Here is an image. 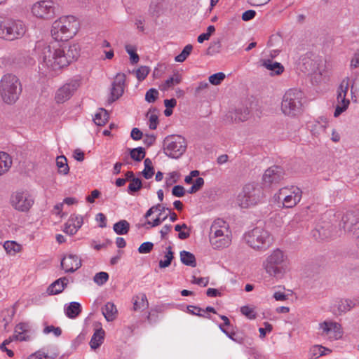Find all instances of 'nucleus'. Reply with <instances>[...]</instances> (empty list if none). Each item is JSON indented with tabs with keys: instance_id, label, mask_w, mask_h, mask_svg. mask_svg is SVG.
<instances>
[{
	"instance_id": "obj_52",
	"label": "nucleus",
	"mask_w": 359,
	"mask_h": 359,
	"mask_svg": "<svg viewBox=\"0 0 359 359\" xmlns=\"http://www.w3.org/2000/svg\"><path fill=\"white\" fill-rule=\"evenodd\" d=\"M154 244L151 242H144L138 248V252L141 254L149 253L153 249Z\"/></svg>"
},
{
	"instance_id": "obj_12",
	"label": "nucleus",
	"mask_w": 359,
	"mask_h": 359,
	"mask_svg": "<svg viewBox=\"0 0 359 359\" xmlns=\"http://www.w3.org/2000/svg\"><path fill=\"white\" fill-rule=\"evenodd\" d=\"M81 79L79 76L74 77L60 87L55 93V99L57 103H63L69 100L80 87Z\"/></svg>"
},
{
	"instance_id": "obj_39",
	"label": "nucleus",
	"mask_w": 359,
	"mask_h": 359,
	"mask_svg": "<svg viewBox=\"0 0 359 359\" xmlns=\"http://www.w3.org/2000/svg\"><path fill=\"white\" fill-rule=\"evenodd\" d=\"M142 187V183L140 178L135 177L130 181L128 187L127 191L129 194L133 195L135 192L138 191Z\"/></svg>"
},
{
	"instance_id": "obj_53",
	"label": "nucleus",
	"mask_w": 359,
	"mask_h": 359,
	"mask_svg": "<svg viewBox=\"0 0 359 359\" xmlns=\"http://www.w3.org/2000/svg\"><path fill=\"white\" fill-rule=\"evenodd\" d=\"M13 339L10 337L4 341V342L0 345V350L3 352H6L7 355L9 357H13L14 355V353L12 350L6 348V345L9 344Z\"/></svg>"
},
{
	"instance_id": "obj_45",
	"label": "nucleus",
	"mask_w": 359,
	"mask_h": 359,
	"mask_svg": "<svg viewBox=\"0 0 359 359\" xmlns=\"http://www.w3.org/2000/svg\"><path fill=\"white\" fill-rule=\"evenodd\" d=\"M158 91L155 88H150L145 94V100L149 103L154 102L158 96Z\"/></svg>"
},
{
	"instance_id": "obj_64",
	"label": "nucleus",
	"mask_w": 359,
	"mask_h": 359,
	"mask_svg": "<svg viewBox=\"0 0 359 359\" xmlns=\"http://www.w3.org/2000/svg\"><path fill=\"white\" fill-rule=\"evenodd\" d=\"M100 195V192L97 189H95L91 191L90 196L86 197V201L90 203H93L95 202V199L98 198Z\"/></svg>"
},
{
	"instance_id": "obj_48",
	"label": "nucleus",
	"mask_w": 359,
	"mask_h": 359,
	"mask_svg": "<svg viewBox=\"0 0 359 359\" xmlns=\"http://www.w3.org/2000/svg\"><path fill=\"white\" fill-rule=\"evenodd\" d=\"M149 68L147 66H141L136 71V77L139 81H143L149 74Z\"/></svg>"
},
{
	"instance_id": "obj_51",
	"label": "nucleus",
	"mask_w": 359,
	"mask_h": 359,
	"mask_svg": "<svg viewBox=\"0 0 359 359\" xmlns=\"http://www.w3.org/2000/svg\"><path fill=\"white\" fill-rule=\"evenodd\" d=\"M53 332L55 337H60L62 334V330L59 327H55L53 325H48L44 327L43 333L47 334Z\"/></svg>"
},
{
	"instance_id": "obj_54",
	"label": "nucleus",
	"mask_w": 359,
	"mask_h": 359,
	"mask_svg": "<svg viewBox=\"0 0 359 359\" xmlns=\"http://www.w3.org/2000/svg\"><path fill=\"white\" fill-rule=\"evenodd\" d=\"M29 359H53V357L50 356L44 351H38L36 353L32 354L29 357Z\"/></svg>"
},
{
	"instance_id": "obj_23",
	"label": "nucleus",
	"mask_w": 359,
	"mask_h": 359,
	"mask_svg": "<svg viewBox=\"0 0 359 359\" xmlns=\"http://www.w3.org/2000/svg\"><path fill=\"white\" fill-rule=\"evenodd\" d=\"M29 330V325L26 323H20L15 326V334L12 337L13 339L20 341H27L29 337L26 333Z\"/></svg>"
},
{
	"instance_id": "obj_25",
	"label": "nucleus",
	"mask_w": 359,
	"mask_h": 359,
	"mask_svg": "<svg viewBox=\"0 0 359 359\" xmlns=\"http://www.w3.org/2000/svg\"><path fill=\"white\" fill-rule=\"evenodd\" d=\"M65 315L71 319L76 318L81 313V306L79 302H72L65 306Z\"/></svg>"
},
{
	"instance_id": "obj_11",
	"label": "nucleus",
	"mask_w": 359,
	"mask_h": 359,
	"mask_svg": "<svg viewBox=\"0 0 359 359\" xmlns=\"http://www.w3.org/2000/svg\"><path fill=\"white\" fill-rule=\"evenodd\" d=\"M302 198V191L297 187L290 188L284 187L279 190L278 198L283 201V205L285 208L294 207Z\"/></svg>"
},
{
	"instance_id": "obj_40",
	"label": "nucleus",
	"mask_w": 359,
	"mask_h": 359,
	"mask_svg": "<svg viewBox=\"0 0 359 359\" xmlns=\"http://www.w3.org/2000/svg\"><path fill=\"white\" fill-rule=\"evenodd\" d=\"M130 157L133 160L136 161H141L145 156V151L144 148L140 147L131 149L130 151Z\"/></svg>"
},
{
	"instance_id": "obj_28",
	"label": "nucleus",
	"mask_w": 359,
	"mask_h": 359,
	"mask_svg": "<svg viewBox=\"0 0 359 359\" xmlns=\"http://www.w3.org/2000/svg\"><path fill=\"white\" fill-rule=\"evenodd\" d=\"M330 352V349L321 345H313L309 349V355L311 359H316Z\"/></svg>"
},
{
	"instance_id": "obj_59",
	"label": "nucleus",
	"mask_w": 359,
	"mask_h": 359,
	"mask_svg": "<svg viewBox=\"0 0 359 359\" xmlns=\"http://www.w3.org/2000/svg\"><path fill=\"white\" fill-rule=\"evenodd\" d=\"M224 334H226L227 337H229L232 341L236 343H243V340L241 339V336L236 335L234 332H229L227 330H224Z\"/></svg>"
},
{
	"instance_id": "obj_33",
	"label": "nucleus",
	"mask_w": 359,
	"mask_h": 359,
	"mask_svg": "<svg viewBox=\"0 0 359 359\" xmlns=\"http://www.w3.org/2000/svg\"><path fill=\"white\" fill-rule=\"evenodd\" d=\"M113 229L118 235H125L130 230V224L126 220H120L114 224Z\"/></svg>"
},
{
	"instance_id": "obj_44",
	"label": "nucleus",
	"mask_w": 359,
	"mask_h": 359,
	"mask_svg": "<svg viewBox=\"0 0 359 359\" xmlns=\"http://www.w3.org/2000/svg\"><path fill=\"white\" fill-rule=\"evenodd\" d=\"M187 312L191 315H195L197 316L204 317V318H210L209 316H205L204 313H202L201 311L204 312V311L201 308H200L197 306L189 305V306H187Z\"/></svg>"
},
{
	"instance_id": "obj_50",
	"label": "nucleus",
	"mask_w": 359,
	"mask_h": 359,
	"mask_svg": "<svg viewBox=\"0 0 359 359\" xmlns=\"http://www.w3.org/2000/svg\"><path fill=\"white\" fill-rule=\"evenodd\" d=\"M69 221L71 222L72 226L76 229V231H78L83 224V217L81 216L72 215Z\"/></svg>"
},
{
	"instance_id": "obj_56",
	"label": "nucleus",
	"mask_w": 359,
	"mask_h": 359,
	"mask_svg": "<svg viewBox=\"0 0 359 359\" xmlns=\"http://www.w3.org/2000/svg\"><path fill=\"white\" fill-rule=\"evenodd\" d=\"M351 94L355 102H359V82H353L351 85Z\"/></svg>"
},
{
	"instance_id": "obj_2",
	"label": "nucleus",
	"mask_w": 359,
	"mask_h": 359,
	"mask_svg": "<svg viewBox=\"0 0 359 359\" xmlns=\"http://www.w3.org/2000/svg\"><path fill=\"white\" fill-rule=\"evenodd\" d=\"M305 103L304 93L297 88H291L284 94L280 109L285 116L294 118L303 113Z\"/></svg>"
},
{
	"instance_id": "obj_1",
	"label": "nucleus",
	"mask_w": 359,
	"mask_h": 359,
	"mask_svg": "<svg viewBox=\"0 0 359 359\" xmlns=\"http://www.w3.org/2000/svg\"><path fill=\"white\" fill-rule=\"evenodd\" d=\"M39 54V69L41 73L53 75L68 66L79 56V46L72 44L63 48H57L46 42L39 41L36 46Z\"/></svg>"
},
{
	"instance_id": "obj_10",
	"label": "nucleus",
	"mask_w": 359,
	"mask_h": 359,
	"mask_svg": "<svg viewBox=\"0 0 359 359\" xmlns=\"http://www.w3.org/2000/svg\"><path fill=\"white\" fill-rule=\"evenodd\" d=\"M187 142L180 135H170L163 141V151L166 156L172 158H178L185 152Z\"/></svg>"
},
{
	"instance_id": "obj_55",
	"label": "nucleus",
	"mask_w": 359,
	"mask_h": 359,
	"mask_svg": "<svg viewBox=\"0 0 359 359\" xmlns=\"http://www.w3.org/2000/svg\"><path fill=\"white\" fill-rule=\"evenodd\" d=\"M264 327H260L259 329V337L260 338L263 339L266 337V332H271L273 330V326L271 324H270L268 322H264Z\"/></svg>"
},
{
	"instance_id": "obj_49",
	"label": "nucleus",
	"mask_w": 359,
	"mask_h": 359,
	"mask_svg": "<svg viewBox=\"0 0 359 359\" xmlns=\"http://www.w3.org/2000/svg\"><path fill=\"white\" fill-rule=\"evenodd\" d=\"M241 312L249 319H255L256 318V313L254 309L248 306H242L241 308Z\"/></svg>"
},
{
	"instance_id": "obj_31",
	"label": "nucleus",
	"mask_w": 359,
	"mask_h": 359,
	"mask_svg": "<svg viewBox=\"0 0 359 359\" xmlns=\"http://www.w3.org/2000/svg\"><path fill=\"white\" fill-rule=\"evenodd\" d=\"M149 302L145 294H140L133 298V309L139 311L148 307Z\"/></svg>"
},
{
	"instance_id": "obj_13",
	"label": "nucleus",
	"mask_w": 359,
	"mask_h": 359,
	"mask_svg": "<svg viewBox=\"0 0 359 359\" xmlns=\"http://www.w3.org/2000/svg\"><path fill=\"white\" fill-rule=\"evenodd\" d=\"M349 88V78H344L341 82L337 89V104L334 112V116L338 117L341 114L345 111L350 104L348 99H346V94Z\"/></svg>"
},
{
	"instance_id": "obj_61",
	"label": "nucleus",
	"mask_w": 359,
	"mask_h": 359,
	"mask_svg": "<svg viewBox=\"0 0 359 359\" xmlns=\"http://www.w3.org/2000/svg\"><path fill=\"white\" fill-rule=\"evenodd\" d=\"M256 15V12L254 10H248L242 15V20L243 21H249L253 19Z\"/></svg>"
},
{
	"instance_id": "obj_3",
	"label": "nucleus",
	"mask_w": 359,
	"mask_h": 359,
	"mask_svg": "<svg viewBox=\"0 0 359 359\" xmlns=\"http://www.w3.org/2000/svg\"><path fill=\"white\" fill-rule=\"evenodd\" d=\"M78 29L79 22L75 17L63 16L53 22L51 34L57 41H66L76 34Z\"/></svg>"
},
{
	"instance_id": "obj_22",
	"label": "nucleus",
	"mask_w": 359,
	"mask_h": 359,
	"mask_svg": "<svg viewBox=\"0 0 359 359\" xmlns=\"http://www.w3.org/2000/svg\"><path fill=\"white\" fill-rule=\"evenodd\" d=\"M68 283L69 280L66 277L60 278L55 280L47 289L48 294L55 295L60 294L64 290Z\"/></svg>"
},
{
	"instance_id": "obj_58",
	"label": "nucleus",
	"mask_w": 359,
	"mask_h": 359,
	"mask_svg": "<svg viewBox=\"0 0 359 359\" xmlns=\"http://www.w3.org/2000/svg\"><path fill=\"white\" fill-rule=\"evenodd\" d=\"M179 178V174L177 172H172L169 174V177L166 178L165 184L167 186H171L176 183Z\"/></svg>"
},
{
	"instance_id": "obj_18",
	"label": "nucleus",
	"mask_w": 359,
	"mask_h": 359,
	"mask_svg": "<svg viewBox=\"0 0 359 359\" xmlns=\"http://www.w3.org/2000/svg\"><path fill=\"white\" fill-rule=\"evenodd\" d=\"M61 266L66 273H73L81 266V259L76 255H67L61 261Z\"/></svg>"
},
{
	"instance_id": "obj_29",
	"label": "nucleus",
	"mask_w": 359,
	"mask_h": 359,
	"mask_svg": "<svg viewBox=\"0 0 359 359\" xmlns=\"http://www.w3.org/2000/svg\"><path fill=\"white\" fill-rule=\"evenodd\" d=\"M12 165V159L8 154L0 151V175L8 170Z\"/></svg>"
},
{
	"instance_id": "obj_14",
	"label": "nucleus",
	"mask_w": 359,
	"mask_h": 359,
	"mask_svg": "<svg viewBox=\"0 0 359 359\" xmlns=\"http://www.w3.org/2000/svg\"><path fill=\"white\" fill-rule=\"evenodd\" d=\"M55 4L52 1H41L32 6V13L39 18H51L55 14Z\"/></svg>"
},
{
	"instance_id": "obj_62",
	"label": "nucleus",
	"mask_w": 359,
	"mask_h": 359,
	"mask_svg": "<svg viewBox=\"0 0 359 359\" xmlns=\"http://www.w3.org/2000/svg\"><path fill=\"white\" fill-rule=\"evenodd\" d=\"M142 135H143L142 132L137 128H133L131 133H130V137L134 140H141L142 137Z\"/></svg>"
},
{
	"instance_id": "obj_41",
	"label": "nucleus",
	"mask_w": 359,
	"mask_h": 359,
	"mask_svg": "<svg viewBox=\"0 0 359 359\" xmlns=\"http://www.w3.org/2000/svg\"><path fill=\"white\" fill-rule=\"evenodd\" d=\"M193 49V46L191 44L187 45L180 54L177 55L175 57V60L178 62H184L187 57L190 55L191 50Z\"/></svg>"
},
{
	"instance_id": "obj_8",
	"label": "nucleus",
	"mask_w": 359,
	"mask_h": 359,
	"mask_svg": "<svg viewBox=\"0 0 359 359\" xmlns=\"http://www.w3.org/2000/svg\"><path fill=\"white\" fill-rule=\"evenodd\" d=\"M26 32V26L19 20L0 19V37L13 41L23 36Z\"/></svg>"
},
{
	"instance_id": "obj_5",
	"label": "nucleus",
	"mask_w": 359,
	"mask_h": 359,
	"mask_svg": "<svg viewBox=\"0 0 359 359\" xmlns=\"http://www.w3.org/2000/svg\"><path fill=\"white\" fill-rule=\"evenodd\" d=\"M22 92V86L19 79L12 74H7L0 80V95L6 104H13L19 98Z\"/></svg>"
},
{
	"instance_id": "obj_21",
	"label": "nucleus",
	"mask_w": 359,
	"mask_h": 359,
	"mask_svg": "<svg viewBox=\"0 0 359 359\" xmlns=\"http://www.w3.org/2000/svg\"><path fill=\"white\" fill-rule=\"evenodd\" d=\"M355 306V303L351 299H340L336 302L332 311L334 315H341L350 311Z\"/></svg>"
},
{
	"instance_id": "obj_47",
	"label": "nucleus",
	"mask_w": 359,
	"mask_h": 359,
	"mask_svg": "<svg viewBox=\"0 0 359 359\" xmlns=\"http://www.w3.org/2000/svg\"><path fill=\"white\" fill-rule=\"evenodd\" d=\"M126 52L130 55V60L132 64H136L138 62L140 58L139 55L135 53V49L130 45L125 46Z\"/></svg>"
},
{
	"instance_id": "obj_17",
	"label": "nucleus",
	"mask_w": 359,
	"mask_h": 359,
	"mask_svg": "<svg viewBox=\"0 0 359 359\" xmlns=\"http://www.w3.org/2000/svg\"><path fill=\"white\" fill-rule=\"evenodd\" d=\"M126 75L118 73L112 83L111 89V97L109 101L113 102L118 100L124 92Z\"/></svg>"
},
{
	"instance_id": "obj_7",
	"label": "nucleus",
	"mask_w": 359,
	"mask_h": 359,
	"mask_svg": "<svg viewBox=\"0 0 359 359\" xmlns=\"http://www.w3.org/2000/svg\"><path fill=\"white\" fill-rule=\"evenodd\" d=\"M265 195L262 188L255 183L245 185L242 191L237 196V203L243 208H247L263 201Z\"/></svg>"
},
{
	"instance_id": "obj_34",
	"label": "nucleus",
	"mask_w": 359,
	"mask_h": 359,
	"mask_svg": "<svg viewBox=\"0 0 359 359\" xmlns=\"http://www.w3.org/2000/svg\"><path fill=\"white\" fill-rule=\"evenodd\" d=\"M56 165L58 168V172L62 175H67L69 172V168L67 164V160L65 156H57L56 158Z\"/></svg>"
},
{
	"instance_id": "obj_30",
	"label": "nucleus",
	"mask_w": 359,
	"mask_h": 359,
	"mask_svg": "<svg viewBox=\"0 0 359 359\" xmlns=\"http://www.w3.org/2000/svg\"><path fill=\"white\" fill-rule=\"evenodd\" d=\"M180 261L186 266L196 267V259L194 254L190 252L182 250L180 253Z\"/></svg>"
},
{
	"instance_id": "obj_32",
	"label": "nucleus",
	"mask_w": 359,
	"mask_h": 359,
	"mask_svg": "<svg viewBox=\"0 0 359 359\" xmlns=\"http://www.w3.org/2000/svg\"><path fill=\"white\" fill-rule=\"evenodd\" d=\"M263 66L276 75L280 74L284 70V67L280 62H273L269 59L264 61Z\"/></svg>"
},
{
	"instance_id": "obj_19",
	"label": "nucleus",
	"mask_w": 359,
	"mask_h": 359,
	"mask_svg": "<svg viewBox=\"0 0 359 359\" xmlns=\"http://www.w3.org/2000/svg\"><path fill=\"white\" fill-rule=\"evenodd\" d=\"M358 223V213L355 211H348L342 217L341 224L345 231L353 233Z\"/></svg>"
},
{
	"instance_id": "obj_26",
	"label": "nucleus",
	"mask_w": 359,
	"mask_h": 359,
	"mask_svg": "<svg viewBox=\"0 0 359 359\" xmlns=\"http://www.w3.org/2000/svg\"><path fill=\"white\" fill-rule=\"evenodd\" d=\"M105 336L104 330L102 328L97 329L91 337L90 346L92 349H96L101 346Z\"/></svg>"
},
{
	"instance_id": "obj_16",
	"label": "nucleus",
	"mask_w": 359,
	"mask_h": 359,
	"mask_svg": "<svg viewBox=\"0 0 359 359\" xmlns=\"http://www.w3.org/2000/svg\"><path fill=\"white\" fill-rule=\"evenodd\" d=\"M13 206L20 211H27L33 205L34 200L27 193L17 192L11 198Z\"/></svg>"
},
{
	"instance_id": "obj_57",
	"label": "nucleus",
	"mask_w": 359,
	"mask_h": 359,
	"mask_svg": "<svg viewBox=\"0 0 359 359\" xmlns=\"http://www.w3.org/2000/svg\"><path fill=\"white\" fill-rule=\"evenodd\" d=\"M172 194L176 197H182L185 194V189L181 185H175L172 189Z\"/></svg>"
},
{
	"instance_id": "obj_6",
	"label": "nucleus",
	"mask_w": 359,
	"mask_h": 359,
	"mask_svg": "<svg viewBox=\"0 0 359 359\" xmlns=\"http://www.w3.org/2000/svg\"><path fill=\"white\" fill-rule=\"evenodd\" d=\"M287 259L285 252L277 248L267 256L263 262V267L270 276L280 277L285 271Z\"/></svg>"
},
{
	"instance_id": "obj_27",
	"label": "nucleus",
	"mask_w": 359,
	"mask_h": 359,
	"mask_svg": "<svg viewBox=\"0 0 359 359\" xmlns=\"http://www.w3.org/2000/svg\"><path fill=\"white\" fill-rule=\"evenodd\" d=\"M102 312L105 319L108 321H113L117 314L116 306L112 302H107L102 309Z\"/></svg>"
},
{
	"instance_id": "obj_42",
	"label": "nucleus",
	"mask_w": 359,
	"mask_h": 359,
	"mask_svg": "<svg viewBox=\"0 0 359 359\" xmlns=\"http://www.w3.org/2000/svg\"><path fill=\"white\" fill-rule=\"evenodd\" d=\"M108 279L109 274L107 272L103 271L97 273L93 278L94 282L98 285H104L105 283H107Z\"/></svg>"
},
{
	"instance_id": "obj_9",
	"label": "nucleus",
	"mask_w": 359,
	"mask_h": 359,
	"mask_svg": "<svg viewBox=\"0 0 359 359\" xmlns=\"http://www.w3.org/2000/svg\"><path fill=\"white\" fill-rule=\"evenodd\" d=\"M247 243L253 249L265 250L272 242L270 233L261 227H256L245 236Z\"/></svg>"
},
{
	"instance_id": "obj_4",
	"label": "nucleus",
	"mask_w": 359,
	"mask_h": 359,
	"mask_svg": "<svg viewBox=\"0 0 359 359\" xmlns=\"http://www.w3.org/2000/svg\"><path fill=\"white\" fill-rule=\"evenodd\" d=\"M209 238L214 249L229 246L231 243V232L227 222L219 218L215 219L210 226Z\"/></svg>"
},
{
	"instance_id": "obj_63",
	"label": "nucleus",
	"mask_w": 359,
	"mask_h": 359,
	"mask_svg": "<svg viewBox=\"0 0 359 359\" xmlns=\"http://www.w3.org/2000/svg\"><path fill=\"white\" fill-rule=\"evenodd\" d=\"M331 332L333 331L335 333V337L341 334V325L336 322H330Z\"/></svg>"
},
{
	"instance_id": "obj_37",
	"label": "nucleus",
	"mask_w": 359,
	"mask_h": 359,
	"mask_svg": "<svg viewBox=\"0 0 359 359\" xmlns=\"http://www.w3.org/2000/svg\"><path fill=\"white\" fill-rule=\"evenodd\" d=\"M6 252L11 255H14L20 250V245L13 241H7L3 245Z\"/></svg>"
},
{
	"instance_id": "obj_43",
	"label": "nucleus",
	"mask_w": 359,
	"mask_h": 359,
	"mask_svg": "<svg viewBox=\"0 0 359 359\" xmlns=\"http://www.w3.org/2000/svg\"><path fill=\"white\" fill-rule=\"evenodd\" d=\"M181 81L182 77L180 76V75H179L178 74H175L173 76H171L165 81V83L163 84V89L166 90L174 84H178L181 82Z\"/></svg>"
},
{
	"instance_id": "obj_36",
	"label": "nucleus",
	"mask_w": 359,
	"mask_h": 359,
	"mask_svg": "<svg viewBox=\"0 0 359 359\" xmlns=\"http://www.w3.org/2000/svg\"><path fill=\"white\" fill-rule=\"evenodd\" d=\"M109 118V114L107 111L101 109L100 111L95 114V117L93 118L94 123L97 126H104Z\"/></svg>"
},
{
	"instance_id": "obj_60",
	"label": "nucleus",
	"mask_w": 359,
	"mask_h": 359,
	"mask_svg": "<svg viewBox=\"0 0 359 359\" xmlns=\"http://www.w3.org/2000/svg\"><path fill=\"white\" fill-rule=\"evenodd\" d=\"M63 231L71 236L74 235L77 232L76 229L72 226L69 220L65 224Z\"/></svg>"
},
{
	"instance_id": "obj_15",
	"label": "nucleus",
	"mask_w": 359,
	"mask_h": 359,
	"mask_svg": "<svg viewBox=\"0 0 359 359\" xmlns=\"http://www.w3.org/2000/svg\"><path fill=\"white\" fill-rule=\"evenodd\" d=\"M285 175L283 169L278 165H273L266 169L262 176V183L265 187H270L280 182Z\"/></svg>"
},
{
	"instance_id": "obj_24",
	"label": "nucleus",
	"mask_w": 359,
	"mask_h": 359,
	"mask_svg": "<svg viewBox=\"0 0 359 359\" xmlns=\"http://www.w3.org/2000/svg\"><path fill=\"white\" fill-rule=\"evenodd\" d=\"M250 114V110L248 107H242L236 109L233 111L229 112V116L235 122H243L246 121Z\"/></svg>"
},
{
	"instance_id": "obj_46",
	"label": "nucleus",
	"mask_w": 359,
	"mask_h": 359,
	"mask_svg": "<svg viewBox=\"0 0 359 359\" xmlns=\"http://www.w3.org/2000/svg\"><path fill=\"white\" fill-rule=\"evenodd\" d=\"M226 76L223 72H218L209 76V81L212 85H219L225 79Z\"/></svg>"
},
{
	"instance_id": "obj_20",
	"label": "nucleus",
	"mask_w": 359,
	"mask_h": 359,
	"mask_svg": "<svg viewBox=\"0 0 359 359\" xmlns=\"http://www.w3.org/2000/svg\"><path fill=\"white\" fill-rule=\"evenodd\" d=\"M15 314V309L9 307L4 309L0 315V331L8 332V326L12 323L13 317Z\"/></svg>"
},
{
	"instance_id": "obj_38",
	"label": "nucleus",
	"mask_w": 359,
	"mask_h": 359,
	"mask_svg": "<svg viewBox=\"0 0 359 359\" xmlns=\"http://www.w3.org/2000/svg\"><path fill=\"white\" fill-rule=\"evenodd\" d=\"M144 169L142 172V175L147 180L152 177L154 174V170L152 165V161L150 158H147L144 160Z\"/></svg>"
},
{
	"instance_id": "obj_35",
	"label": "nucleus",
	"mask_w": 359,
	"mask_h": 359,
	"mask_svg": "<svg viewBox=\"0 0 359 359\" xmlns=\"http://www.w3.org/2000/svg\"><path fill=\"white\" fill-rule=\"evenodd\" d=\"M173 252L172 251L171 246H168L166 248V252L164 255V259H161L159 261V267L161 269L168 267L172 260L173 259Z\"/></svg>"
}]
</instances>
